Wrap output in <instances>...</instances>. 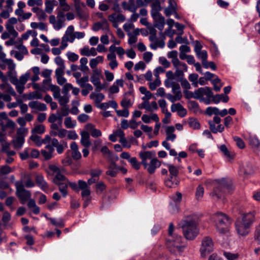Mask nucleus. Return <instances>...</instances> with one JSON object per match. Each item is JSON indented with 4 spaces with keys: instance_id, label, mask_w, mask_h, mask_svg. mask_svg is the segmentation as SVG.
Listing matches in <instances>:
<instances>
[{
    "instance_id": "27",
    "label": "nucleus",
    "mask_w": 260,
    "mask_h": 260,
    "mask_svg": "<svg viewBox=\"0 0 260 260\" xmlns=\"http://www.w3.org/2000/svg\"><path fill=\"white\" fill-rule=\"evenodd\" d=\"M108 19L111 22H122L125 19V16L122 14L113 13L108 17Z\"/></svg>"
},
{
    "instance_id": "23",
    "label": "nucleus",
    "mask_w": 260,
    "mask_h": 260,
    "mask_svg": "<svg viewBox=\"0 0 260 260\" xmlns=\"http://www.w3.org/2000/svg\"><path fill=\"white\" fill-rule=\"evenodd\" d=\"M152 18L155 22L154 26L161 31L164 29L165 24V18L161 14L152 16Z\"/></svg>"
},
{
    "instance_id": "46",
    "label": "nucleus",
    "mask_w": 260,
    "mask_h": 260,
    "mask_svg": "<svg viewBox=\"0 0 260 260\" xmlns=\"http://www.w3.org/2000/svg\"><path fill=\"white\" fill-rule=\"evenodd\" d=\"M64 124L67 128H73L76 125V121L72 120L71 117H68L65 118Z\"/></svg>"
},
{
    "instance_id": "2",
    "label": "nucleus",
    "mask_w": 260,
    "mask_h": 260,
    "mask_svg": "<svg viewBox=\"0 0 260 260\" xmlns=\"http://www.w3.org/2000/svg\"><path fill=\"white\" fill-rule=\"evenodd\" d=\"M212 219L219 233L224 234L229 231L232 221L226 215L221 212H217L213 215Z\"/></svg>"
},
{
    "instance_id": "22",
    "label": "nucleus",
    "mask_w": 260,
    "mask_h": 260,
    "mask_svg": "<svg viewBox=\"0 0 260 260\" xmlns=\"http://www.w3.org/2000/svg\"><path fill=\"white\" fill-rule=\"evenodd\" d=\"M80 135V143L81 145L84 147H89L91 145L89 134L86 131H83L81 132Z\"/></svg>"
},
{
    "instance_id": "8",
    "label": "nucleus",
    "mask_w": 260,
    "mask_h": 260,
    "mask_svg": "<svg viewBox=\"0 0 260 260\" xmlns=\"http://www.w3.org/2000/svg\"><path fill=\"white\" fill-rule=\"evenodd\" d=\"M0 89L3 92H0V99H2L5 102L11 101V95H16L14 89L8 84L4 83L0 85Z\"/></svg>"
},
{
    "instance_id": "35",
    "label": "nucleus",
    "mask_w": 260,
    "mask_h": 260,
    "mask_svg": "<svg viewBox=\"0 0 260 260\" xmlns=\"http://www.w3.org/2000/svg\"><path fill=\"white\" fill-rule=\"evenodd\" d=\"M68 180V179L60 173V171L57 174L55 175V176L53 179V182L55 184H60L63 182H66Z\"/></svg>"
},
{
    "instance_id": "51",
    "label": "nucleus",
    "mask_w": 260,
    "mask_h": 260,
    "mask_svg": "<svg viewBox=\"0 0 260 260\" xmlns=\"http://www.w3.org/2000/svg\"><path fill=\"white\" fill-rule=\"evenodd\" d=\"M204 193V189L203 186L199 185L196 188V198L198 200H201Z\"/></svg>"
},
{
    "instance_id": "47",
    "label": "nucleus",
    "mask_w": 260,
    "mask_h": 260,
    "mask_svg": "<svg viewBox=\"0 0 260 260\" xmlns=\"http://www.w3.org/2000/svg\"><path fill=\"white\" fill-rule=\"evenodd\" d=\"M171 88L172 91L175 95H176V97L182 98V93L180 90V85L178 83H176V84H174Z\"/></svg>"
},
{
    "instance_id": "29",
    "label": "nucleus",
    "mask_w": 260,
    "mask_h": 260,
    "mask_svg": "<svg viewBox=\"0 0 260 260\" xmlns=\"http://www.w3.org/2000/svg\"><path fill=\"white\" fill-rule=\"evenodd\" d=\"M86 129L90 132L91 135L94 138L102 136V132L100 130L94 128V126L91 123H88L85 126Z\"/></svg>"
},
{
    "instance_id": "1",
    "label": "nucleus",
    "mask_w": 260,
    "mask_h": 260,
    "mask_svg": "<svg viewBox=\"0 0 260 260\" xmlns=\"http://www.w3.org/2000/svg\"><path fill=\"white\" fill-rule=\"evenodd\" d=\"M198 217L196 215H190L185 217L179 224L182 228L184 237L189 240H193L198 235L197 228Z\"/></svg>"
},
{
    "instance_id": "9",
    "label": "nucleus",
    "mask_w": 260,
    "mask_h": 260,
    "mask_svg": "<svg viewBox=\"0 0 260 260\" xmlns=\"http://www.w3.org/2000/svg\"><path fill=\"white\" fill-rule=\"evenodd\" d=\"M79 185L81 190V195L84 200L83 207L85 208L91 202V191L86 182L80 181L79 182Z\"/></svg>"
},
{
    "instance_id": "16",
    "label": "nucleus",
    "mask_w": 260,
    "mask_h": 260,
    "mask_svg": "<svg viewBox=\"0 0 260 260\" xmlns=\"http://www.w3.org/2000/svg\"><path fill=\"white\" fill-rule=\"evenodd\" d=\"M119 172V166L116 163L111 160L110 164L107 167V171L106 172V175L111 177H115Z\"/></svg>"
},
{
    "instance_id": "62",
    "label": "nucleus",
    "mask_w": 260,
    "mask_h": 260,
    "mask_svg": "<svg viewBox=\"0 0 260 260\" xmlns=\"http://www.w3.org/2000/svg\"><path fill=\"white\" fill-rule=\"evenodd\" d=\"M206 112L209 116H211L213 114L217 116L218 115L219 109L216 107H209L206 109Z\"/></svg>"
},
{
    "instance_id": "42",
    "label": "nucleus",
    "mask_w": 260,
    "mask_h": 260,
    "mask_svg": "<svg viewBox=\"0 0 260 260\" xmlns=\"http://www.w3.org/2000/svg\"><path fill=\"white\" fill-rule=\"evenodd\" d=\"M122 6L124 9L128 10L130 12H136L137 11V7L134 2L128 3L126 2H123L122 3Z\"/></svg>"
},
{
    "instance_id": "14",
    "label": "nucleus",
    "mask_w": 260,
    "mask_h": 260,
    "mask_svg": "<svg viewBox=\"0 0 260 260\" xmlns=\"http://www.w3.org/2000/svg\"><path fill=\"white\" fill-rule=\"evenodd\" d=\"M161 165L160 162L156 158H153L150 160L149 164L147 163L146 166H143L148 172L150 174H153L157 168H159Z\"/></svg>"
},
{
    "instance_id": "11",
    "label": "nucleus",
    "mask_w": 260,
    "mask_h": 260,
    "mask_svg": "<svg viewBox=\"0 0 260 260\" xmlns=\"http://www.w3.org/2000/svg\"><path fill=\"white\" fill-rule=\"evenodd\" d=\"M235 226L238 234L241 236H246L249 233L250 226L239 219L235 222Z\"/></svg>"
},
{
    "instance_id": "26",
    "label": "nucleus",
    "mask_w": 260,
    "mask_h": 260,
    "mask_svg": "<svg viewBox=\"0 0 260 260\" xmlns=\"http://www.w3.org/2000/svg\"><path fill=\"white\" fill-rule=\"evenodd\" d=\"M176 3L173 0H169V6L165 10L164 13L166 16L169 17L172 14L176 13Z\"/></svg>"
},
{
    "instance_id": "17",
    "label": "nucleus",
    "mask_w": 260,
    "mask_h": 260,
    "mask_svg": "<svg viewBox=\"0 0 260 260\" xmlns=\"http://www.w3.org/2000/svg\"><path fill=\"white\" fill-rule=\"evenodd\" d=\"M35 179L37 185L42 190L46 191L48 189L49 186L48 183L45 181L44 177L42 175H36Z\"/></svg>"
},
{
    "instance_id": "64",
    "label": "nucleus",
    "mask_w": 260,
    "mask_h": 260,
    "mask_svg": "<svg viewBox=\"0 0 260 260\" xmlns=\"http://www.w3.org/2000/svg\"><path fill=\"white\" fill-rule=\"evenodd\" d=\"M220 150L227 157L229 158H233V155L230 153L225 145H222L220 146Z\"/></svg>"
},
{
    "instance_id": "48",
    "label": "nucleus",
    "mask_w": 260,
    "mask_h": 260,
    "mask_svg": "<svg viewBox=\"0 0 260 260\" xmlns=\"http://www.w3.org/2000/svg\"><path fill=\"white\" fill-rule=\"evenodd\" d=\"M15 127V123L11 119H8L6 124H2V130H4L5 132L7 128H10L11 130H14Z\"/></svg>"
},
{
    "instance_id": "3",
    "label": "nucleus",
    "mask_w": 260,
    "mask_h": 260,
    "mask_svg": "<svg viewBox=\"0 0 260 260\" xmlns=\"http://www.w3.org/2000/svg\"><path fill=\"white\" fill-rule=\"evenodd\" d=\"M182 237L180 236L174 235L168 237L166 240V245L171 253L180 254L183 252L186 248L185 244L182 243Z\"/></svg>"
},
{
    "instance_id": "54",
    "label": "nucleus",
    "mask_w": 260,
    "mask_h": 260,
    "mask_svg": "<svg viewBox=\"0 0 260 260\" xmlns=\"http://www.w3.org/2000/svg\"><path fill=\"white\" fill-rule=\"evenodd\" d=\"M197 57L202 60V64L207 60V52L205 50H202L196 53Z\"/></svg>"
},
{
    "instance_id": "18",
    "label": "nucleus",
    "mask_w": 260,
    "mask_h": 260,
    "mask_svg": "<svg viewBox=\"0 0 260 260\" xmlns=\"http://www.w3.org/2000/svg\"><path fill=\"white\" fill-rule=\"evenodd\" d=\"M244 223H248L251 226L255 219V212H249L243 214L241 218H238Z\"/></svg>"
},
{
    "instance_id": "59",
    "label": "nucleus",
    "mask_w": 260,
    "mask_h": 260,
    "mask_svg": "<svg viewBox=\"0 0 260 260\" xmlns=\"http://www.w3.org/2000/svg\"><path fill=\"white\" fill-rule=\"evenodd\" d=\"M43 98L42 93L39 91H35L30 92L28 95V99H42Z\"/></svg>"
},
{
    "instance_id": "6",
    "label": "nucleus",
    "mask_w": 260,
    "mask_h": 260,
    "mask_svg": "<svg viewBox=\"0 0 260 260\" xmlns=\"http://www.w3.org/2000/svg\"><path fill=\"white\" fill-rule=\"evenodd\" d=\"M214 249V243L209 237H205L201 242L200 252L202 257H205L211 252Z\"/></svg>"
},
{
    "instance_id": "58",
    "label": "nucleus",
    "mask_w": 260,
    "mask_h": 260,
    "mask_svg": "<svg viewBox=\"0 0 260 260\" xmlns=\"http://www.w3.org/2000/svg\"><path fill=\"white\" fill-rule=\"evenodd\" d=\"M6 28L7 29V32L9 33V34L12 36V37L14 39L16 38L18 34V32L15 30L14 29V27L13 26H11L8 24H6Z\"/></svg>"
},
{
    "instance_id": "32",
    "label": "nucleus",
    "mask_w": 260,
    "mask_h": 260,
    "mask_svg": "<svg viewBox=\"0 0 260 260\" xmlns=\"http://www.w3.org/2000/svg\"><path fill=\"white\" fill-rule=\"evenodd\" d=\"M167 166L168 168L170 176H171V178H178L177 176L179 174L180 167H176L171 164H168Z\"/></svg>"
},
{
    "instance_id": "21",
    "label": "nucleus",
    "mask_w": 260,
    "mask_h": 260,
    "mask_svg": "<svg viewBox=\"0 0 260 260\" xmlns=\"http://www.w3.org/2000/svg\"><path fill=\"white\" fill-rule=\"evenodd\" d=\"M101 29L109 30V24L106 19H103L101 21L96 22L93 25L92 30L94 31H97Z\"/></svg>"
},
{
    "instance_id": "57",
    "label": "nucleus",
    "mask_w": 260,
    "mask_h": 260,
    "mask_svg": "<svg viewBox=\"0 0 260 260\" xmlns=\"http://www.w3.org/2000/svg\"><path fill=\"white\" fill-rule=\"evenodd\" d=\"M128 161L131 164L132 167L137 170L140 168L141 164H142L141 162H138L137 158L135 157H131Z\"/></svg>"
},
{
    "instance_id": "4",
    "label": "nucleus",
    "mask_w": 260,
    "mask_h": 260,
    "mask_svg": "<svg viewBox=\"0 0 260 260\" xmlns=\"http://www.w3.org/2000/svg\"><path fill=\"white\" fill-rule=\"evenodd\" d=\"M231 190H232V186L231 182L226 179L222 178L218 181L211 195L213 198L220 199L223 192L230 193Z\"/></svg>"
},
{
    "instance_id": "12",
    "label": "nucleus",
    "mask_w": 260,
    "mask_h": 260,
    "mask_svg": "<svg viewBox=\"0 0 260 260\" xmlns=\"http://www.w3.org/2000/svg\"><path fill=\"white\" fill-rule=\"evenodd\" d=\"M138 107L140 109H145L148 112L156 111L158 108L157 104L155 101H152L150 103L149 100L143 101L138 105Z\"/></svg>"
},
{
    "instance_id": "52",
    "label": "nucleus",
    "mask_w": 260,
    "mask_h": 260,
    "mask_svg": "<svg viewBox=\"0 0 260 260\" xmlns=\"http://www.w3.org/2000/svg\"><path fill=\"white\" fill-rule=\"evenodd\" d=\"M7 177H0V188L2 189H9L10 191L9 193L13 192V190L9 187V184L5 181V179Z\"/></svg>"
},
{
    "instance_id": "20",
    "label": "nucleus",
    "mask_w": 260,
    "mask_h": 260,
    "mask_svg": "<svg viewBox=\"0 0 260 260\" xmlns=\"http://www.w3.org/2000/svg\"><path fill=\"white\" fill-rule=\"evenodd\" d=\"M45 148L41 150V153L46 160H49L52 157L54 149L51 144L46 145Z\"/></svg>"
},
{
    "instance_id": "5",
    "label": "nucleus",
    "mask_w": 260,
    "mask_h": 260,
    "mask_svg": "<svg viewBox=\"0 0 260 260\" xmlns=\"http://www.w3.org/2000/svg\"><path fill=\"white\" fill-rule=\"evenodd\" d=\"M15 185L16 187V194L21 204H24L26 201L31 199V192L25 189L22 181L15 182Z\"/></svg>"
},
{
    "instance_id": "37",
    "label": "nucleus",
    "mask_w": 260,
    "mask_h": 260,
    "mask_svg": "<svg viewBox=\"0 0 260 260\" xmlns=\"http://www.w3.org/2000/svg\"><path fill=\"white\" fill-rule=\"evenodd\" d=\"M179 183V180L178 178H170L165 181V185L170 188L176 187Z\"/></svg>"
},
{
    "instance_id": "24",
    "label": "nucleus",
    "mask_w": 260,
    "mask_h": 260,
    "mask_svg": "<svg viewBox=\"0 0 260 260\" xmlns=\"http://www.w3.org/2000/svg\"><path fill=\"white\" fill-rule=\"evenodd\" d=\"M28 106L30 108L40 111H44L47 110V106L45 104L41 103L37 101L30 102Z\"/></svg>"
},
{
    "instance_id": "63",
    "label": "nucleus",
    "mask_w": 260,
    "mask_h": 260,
    "mask_svg": "<svg viewBox=\"0 0 260 260\" xmlns=\"http://www.w3.org/2000/svg\"><path fill=\"white\" fill-rule=\"evenodd\" d=\"M159 106L161 109V112L165 114L168 112L167 109V104L164 100H159L158 101Z\"/></svg>"
},
{
    "instance_id": "43",
    "label": "nucleus",
    "mask_w": 260,
    "mask_h": 260,
    "mask_svg": "<svg viewBox=\"0 0 260 260\" xmlns=\"http://www.w3.org/2000/svg\"><path fill=\"white\" fill-rule=\"evenodd\" d=\"M67 132L66 129L60 128L57 132H49V134L51 136H58L59 138H63L66 137Z\"/></svg>"
},
{
    "instance_id": "50",
    "label": "nucleus",
    "mask_w": 260,
    "mask_h": 260,
    "mask_svg": "<svg viewBox=\"0 0 260 260\" xmlns=\"http://www.w3.org/2000/svg\"><path fill=\"white\" fill-rule=\"evenodd\" d=\"M45 127L43 124H38L36 125L31 130L32 134H42L45 132Z\"/></svg>"
},
{
    "instance_id": "36",
    "label": "nucleus",
    "mask_w": 260,
    "mask_h": 260,
    "mask_svg": "<svg viewBox=\"0 0 260 260\" xmlns=\"http://www.w3.org/2000/svg\"><path fill=\"white\" fill-rule=\"evenodd\" d=\"M94 73H97L96 70L94 71ZM90 81L92 84L96 87V90L99 91L102 87L101 86V81L98 77V75L94 74L90 78Z\"/></svg>"
},
{
    "instance_id": "38",
    "label": "nucleus",
    "mask_w": 260,
    "mask_h": 260,
    "mask_svg": "<svg viewBox=\"0 0 260 260\" xmlns=\"http://www.w3.org/2000/svg\"><path fill=\"white\" fill-rule=\"evenodd\" d=\"M178 52L176 50H173L168 53V57L172 58V62L174 67H176L178 63H180V61L177 58Z\"/></svg>"
},
{
    "instance_id": "33",
    "label": "nucleus",
    "mask_w": 260,
    "mask_h": 260,
    "mask_svg": "<svg viewBox=\"0 0 260 260\" xmlns=\"http://www.w3.org/2000/svg\"><path fill=\"white\" fill-rule=\"evenodd\" d=\"M24 142V138L21 136L16 137L12 142L14 148L16 149H20L22 147Z\"/></svg>"
},
{
    "instance_id": "31",
    "label": "nucleus",
    "mask_w": 260,
    "mask_h": 260,
    "mask_svg": "<svg viewBox=\"0 0 260 260\" xmlns=\"http://www.w3.org/2000/svg\"><path fill=\"white\" fill-rule=\"evenodd\" d=\"M175 128L173 126H168L166 129V140L174 141L176 138V135L174 134Z\"/></svg>"
},
{
    "instance_id": "53",
    "label": "nucleus",
    "mask_w": 260,
    "mask_h": 260,
    "mask_svg": "<svg viewBox=\"0 0 260 260\" xmlns=\"http://www.w3.org/2000/svg\"><path fill=\"white\" fill-rule=\"evenodd\" d=\"M57 185H59V190L62 194V196L63 197H66L68 194V183H67V182H63L60 184H57Z\"/></svg>"
},
{
    "instance_id": "40",
    "label": "nucleus",
    "mask_w": 260,
    "mask_h": 260,
    "mask_svg": "<svg viewBox=\"0 0 260 260\" xmlns=\"http://www.w3.org/2000/svg\"><path fill=\"white\" fill-rule=\"evenodd\" d=\"M128 95H131L129 93H126L124 95V97L121 102V105L124 108H128L133 105V102L131 99L128 98L127 96Z\"/></svg>"
},
{
    "instance_id": "60",
    "label": "nucleus",
    "mask_w": 260,
    "mask_h": 260,
    "mask_svg": "<svg viewBox=\"0 0 260 260\" xmlns=\"http://www.w3.org/2000/svg\"><path fill=\"white\" fill-rule=\"evenodd\" d=\"M49 220L51 223L54 226L59 228L64 226V223L62 219H56L55 218H50Z\"/></svg>"
},
{
    "instance_id": "13",
    "label": "nucleus",
    "mask_w": 260,
    "mask_h": 260,
    "mask_svg": "<svg viewBox=\"0 0 260 260\" xmlns=\"http://www.w3.org/2000/svg\"><path fill=\"white\" fill-rule=\"evenodd\" d=\"M139 156L141 159V164L143 166H146L148 159H151L155 156V151H141Z\"/></svg>"
},
{
    "instance_id": "15",
    "label": "nucleus",
    "mask_w": 260,
    "mask_h": 260,
    "mask_svg": "<svg viewBox=\"0 0 260 260\" xmlns=\"http://www.w3.org/2000/svg\"><path fill=\"white\" fill-rule=\"evenodd\" d=\"M51 145L52 148H56V151L58 154H61L65 148L68 147L67 143L64 141H61L59 143L58 140L56 138H53L51 140Z\"/></svg>"
},
{
    "instance_id": "34",
    "label": "nucleus",
    "mask_w": 260,
    "mask_h": 260,
    "mask_svg": "<svg viewBox=\"0 0 260 260\" xmlns=\"http://www.w3.org/2000/svg\"><path fill=\"white\" fill-rule=\"evenodd\" d=\"M109 50L110 52H116L118 56L121 58L123 57V55L125 53V51L121 47H116L114 45H112L110 46Z\"/></svg>"
},
{
    "instance_id": "45",
    "label": "nucleus",
    "mask_w": 260,
    "mask_h": 260,
    "mask_svg": "<svg viewBox=\"0 0 260 260\" xmlns=\"http://www.w3.org/2000/svg\"><path fill=\"white\" fill-rule=\"evenodd\" d=\"M249 143L253 149H258L260 146V143L257 137L255 136H250L249 138Z\"/></svg>"
},
{
    "instance_id": "55",
    "label": "nucleus",
    "mask_w": 260,
    "mask_h": 260,
    "mask_svg": "<svg viewBox=\"0 0 260 260\" xmlns=\"http://www.w3.org/2000/svg\"><path fill=\"white\" fill-rule=\"evenodd\" d=\"M80 181H84L83 180H79L78 181V184H77L76 182H71L68 179L67 183H68V185H69L73 190H74L75 191L78 192L79 190H81L79 185V182Z\"/></svg>"
},
{
    "instance_id": "7",
    "label": "nucleus",
    "mask_w": 260,
    "mask_h": 260,
    "mask_svg": "<svg viewBox=\"0 0 260 260\" xmlns=\"http://www.w3.org/2000/svg\"><path fill=\"white\" fill-rule=\"evenodd\" d=\"M29 76V74L26 73L21 75L19 79L16 77H13L10 79L11 82L16 86V90L19 94L23 92L24 85L28 81Z\"/></svg>"
},
{
    "instance_id": "39",
    "label": "nucleus",
    "mask_w": 260,
    "mask_h": 260,
    "mask_svg": "<svg viewBox=\"0 0 260 260\" xmlns=\"http://www.w3.org/2000/svg\"><path fill=\"white\" fill-rule=\"evenodd\" d=\"M28 208L32 209V212L36 214H38L40 212V208L36 205L35 201L34 199H30L27 203Z\"/></svg>"
},
{
    "instance_id": "44",
    "label": "nucleus",
    "mask_w": 260,
    "mask_h": 260,
    "mask_svg": "<svg viewBox=\"0 0 260 260\" xmlns=\"http://www.w3.org/2000/svg\"><path fill=\"white\" fill-rule=\"evenodd\" d=\"M14 171L11 167L8 165H4L0 168V177H6V175Z\"/></svg>"
},
{
    "instance_id": "41",
    "label": "nucleus",
    "mask_w": 260,
    "mask_h": 260,
    "mask_svg": "<svg viewBox=\"0 0 260 260\" xmlns=\"http://www.w3.org/2000/svg\"><path fill=\"white\" fill-rule=\"evenodd\" d=\"M229 100V98L228 95H224L223 94H216L213 97V102L215 104L219 103L220 101L223 103H227Z\"/></svg>"
},
{
    "instance_id": "19",
    "label": "nucleus",
    "mask_w": 260,
    "mask_h": 260,
    "mask_svg": "<svg viewBox=\"0 0 260 260\" xmlns=\"http://www.w3.org/2000/svg\"><path fill=\"white\" fill-rule=\"evenodd\" d=\"M24 182V186L27 188H31L35 186V183L31 179L30 174L24 173L21 175V180Z\"/></svg>"
},
{
    "instance_id": "61",
    "label": "nucleus",
    "mask_w": 260,
    "mask_h": 260,
    "mask_svg": "<svg viewBox=\"0 0 260 260\" xmlns=\"http://www.w3.org/2000/svg\"><path fill=\"white\" fill-rule=\"evenodd\" d=\"M203 95H206L208 99L212 98V100L213 101L214 95H213L211 89L208 87H203Z\"/></svg>"
},
{
    "instance_id": "10",
    "label": "nucleus",
    "mask_w": 260,
    "mask_h": 260,
    "mask_svg": "<svg viewBox=\"0 0 260 260\" xmlns=\"http://www.w3.org/2000/svg\"><path fill=\"white\" fill-rule=\"evenodd\" d=\"M221 120L219 117L215 116L214 117L213 120L209 121L210 130L213 134L222 133L224 131V126L220 124Z\"/></svg>"
},
{
    "instance_id": "30",
    "label": "nucleus",
    "mask_w": 260,
    "mask_h": 260,
    "mask_svg": "<svg viewBox=\"0 0 260 260\" xmlns=\"http://www.w3.org/2000/svg\"><path fill=\"white\" fill-rule=\"evenodd\" d=\"M152 120L156 122H158L159 120V117L155 113H151L150 115L144 114L142 116V120L145 123H149Z\"/></svg>"
},
{
    "instance_id": "49",
    "label": "nucleus",
    "mask_w": 260,
    "mask_h": 260,
    "mask_svg": "<svg viewBox=\"0 0 260 260\" xmlns=\"http://www.w3.org/2000/svg\"><path fill=\"white\" fill-rule=\"evenodd\" d=\"M223 255L228 260H237L239 257L238 253H231L230 252L224 251Z\"/></svg>"
},
{
    "instance_id": "28",
    "label": "nucleus",
    "mask_w": 260,
    "mask_h": 260,
    "mask_svg": "<svg viewBox=\"0 0 260 260\" xmlns=\"http://www.w3.org/2000/svg\"><path fill=\"white\" fill-rule=\"evenodd\" d=\"M151 8V15L152 17L161 14L159 11L161 10V7L160 2L158 1H156L152 4Z\"/></svg>"
},
{
    "instance_id": "25",
    "label": "nucleus",
    "mask_w": 260,
    "mask_h": 260,
    "mask_svg": "<svg viewBox=\"0 0 260 260\" xmlns=\"http://www.w3.org/2000/svg\"><path fill=\"white\" fill-rule=\"evenodd\" d=\"M0 60L1 61L8 65L10 70H13L15 68V64L12 59L6 58V54L4 52H0Z\"/></svg>"
},
{
    "instance_id": "56",
    "label": "nucleus",
    "mask_w": 260,
    "mask_h": 260,
    "mask_svg": "<svg viewBox=\"0 0 260 260\" xmlns=\"http://www.w3.org/2000/svg\"><path fill=\"white\" fill-rule=\"evenodd\" d=\"M30 139L36 145L40 147L42 145V139L41 137L33 134L30 137Z\"/></svg>"
}]
</instances>
